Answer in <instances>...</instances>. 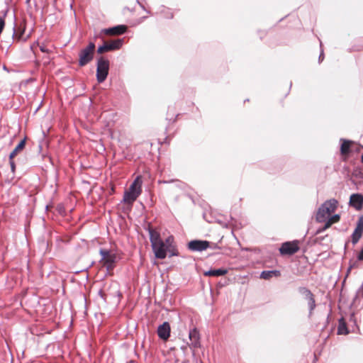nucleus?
Returning a JSON list of instances; mask_svg holds the SVG:
<instances>
[{
    "mask_svg": "<svg viewBox=\"0 0 363 363\" xmlns=\"http://www.w3.org/2000/svg\"><path fill=\"white\" fill-rule=\"evenodd\" d=\"M142 179L138 176L129 189L124 192L123 201L125 203L132 204L140 195L142 192Z\"/></svg>",
    "mask_w": 363,
    "mask_h": 363,
    "instance_id": "f257e3e1",
    "label": "nucleus"
},
{
    "mask_svg": "<svg viewBox=\"0 0 363 363\" xmlns=\"http://www.w3.org/2000/svg\"><path fill=\"white\" fill-rule=\"evenodd\" d=\"M337 201L335 199L325 201L318 208L316 220L319 223L324 222L326 218L337 209Z\"/></svg>",
    "mask_w": 363,
    "mask_h": 363,
    "instance_id": "f03ea898",
    "label": "nucleus"
},
{
    "mask_svg": "<svg viewBox=\"0 0 363 363\" xmlns=\"http://www.w3.org/2000/svg\"><path fill=\"white\" fill-rule=\"evenodd\" d=\"M99 254L101 257V262L103 266L106 268L108 272H111L114 269L117 261L116 255L105 249H100Z\"/></svg>",
    "mask_w": 363,
    "mask_h": 363,
    "instance_id": "7ed1b4c3",
    "label": "nucleus"
},
{
    "mask_svg": "<svg viewBox=\"0 0 363 363\" xmlns=\"http://www.w3.org/2000/svg\"><path fill=\"white\" fill-rule=\"evenodd\" d=\"M95 44L89 43L88 46L82 49L79 53V65L84 67L90 62L94 58Z\"/></svg>",
    "mask_w": 363,
    "mask_h": 363,
    "instance_id": "20e7f679",
    "label": "nucleus"
},
{
    "mask_svg": "<svg viewBox=\"0 0 363 363\" xmlns=\"http://www.w3.org/2000/svg\"><path fill=\"white\" fill-rule=\"evenodd\" d=\"M108 69L109 61L104 57H100L97 61L96 67V79L99 83H102L106 80L108 74Z\"/></svg>",
    "mask_w": 363,
    "mask_h": 363,
    "instance_id": "39448f33",
    "label": "nucleus"
},
{
    "mask_svg": "<svg viewBox=\"0 0 363 363\" xmlns=\"http://www.w3.org/2000/svg\"><path fill=\"white\" fill-rule=\"evenodd\" d=\"M123 39H116L109 42H104L101 46L98 48L97 52L102 54L105 52L119 50L123 45Z\"/></svg>",
    "mask_w": 363,
    "mask_h": 363,
    "instance_id": "423d86ee",
    "label": "nucleus"
},
{
    "mask_svg": "<svg viewBox=\"0 0 363 363\" xmlns=\"http://www.w3.org/2000/svg\"><path fill=\"white\" fill-rule=\"evenodd\" d=\"M298 250V241L294 240L292 242H284L279 248V252L284 255H292L297 252Z\"/></svg>",
    "mask_w": 363,
    "mask_h": 363,
    "instance_id": "0eeeda50",
    "label": "nucleus"
},
{
    "mask_svg": "<svg viewBox=\"0 0 363 363\" xmlns=\"http://www.w3.org/2000/svg\"><path fill=\"white\" fill-rule=\"evenodd\" d=\"M207 240H194L188 243V249L192 252H202L210 247Z\"/></svg>",
    "mask_w": 363,
    "mask_h": 363,
    "instance_id": "6e6552de",
    "label": "nucleus"
},
{
    "mask_svg": "<svg viewBox=\"0 0 363 363\" xmlns=\"http://www.w3.org/2000/svg\"><path fill=\"white\" fill-rule=\"evenodd\" d=\"M189 337L191 341L189 347L193 350V352H194L195 350L200 348L201 346L199 330L196 328L190 330L189 333Z\"/></svg>",
    "mask_w": 363,
    "mask_h": 363,
    "instance_id": "1a4fd4ad",
    "label": "nucleus"
},
{
    "mask_svg": "<svg viewBox=\"0 0 363 363\" xmlns=\"http://www.w3.org/2000/svg\"><path fill=\"white\" fill-rule=\"evenodd\" d=\"M152 248L156 258L163 259L167 257V247L164 245L163 240L152 245Z\"/></svg>",
    "mask_w": 363,
    "mask_h": 363,
    "instance_id": "9d476101",
    "label": "nucleus"
},
{
    "mask_svg": "<svg viewBox=\"0 0 363 363\" xmlns=\"http://www.w3.org/2000/svg\"><path fill=\"white\" fill-rule=\"evenodd\" d=\"M157 335L163 340H167L170 336V325L168 322H164L157 328Z\"/></svg>",
    "mask_w": 363,
    "mask_h": 363,
    "instance_id": "9b49d317",
    "label": "nucleus"
},
{
    "mask_svg": "<svg viewBox=\"0 0 363 363\" xmlns=\"http://www.w3.org/2000/svg\"><path fill=\"white\" fill-rule=\"evenodd\" d=\"M127 27L124 25H118L112 28H105L101 32L106 35H117L123 34L126 31Z\"/></svg>",
    "mask_w": 363,
    "mask_h": 363,
    "instance_id": "f8f14e48",
    "label": "nucleus"
},
{
    "mask_svg": "<svg viewBox=\"0 0 363 363\" xmlns=\"http://www.w3.org/2000/svg\"><path fill=\"white\" fill-rule=\"evenodd\" d=\"M350 204L357 210L361 209L363 205V196L359 194H353L350 196Z\"/></svg>",
    "mask_w": 363,
    "mask_h": 363,
    "instance_id": "ddd939ff",
    "label": "nucleus"
},
{
    "mask_svg": "<svg viewBox=\"0 0 363 363\" xmlns=\"http://www.w3.org/2000/svg\"><path fill=\"white\" fill-rule=\"evenodd\" d=\"M147 230L149 233L151 246L153 245L154 244L162 240V239L160 237V233L157 232V230H155V229H153L152 227L148 226V228H147Z\"/></svg>",
    "mask_w": 363,
    "mask_h": 363,
    "instance_id": "4468645a",
    "label": "nucleus"
},
{
    "mask_svg": "<svg viewBox=\"0 0 363 363\" xmlns=\"http://www.w3.org/2000/svg\"><path fill=\"white\" fill-rule=\"evenodd\" d=\"M24 31H25L24 26L21 25L18 27H17L16 28H13V38L18 41L26 40V38L23 37Z\"/></svg>",
    "mask_w": 363,
    "mask_h": 363,
    "instance_id": "2eb2a0df",
    "label": "nucleus"
},
{
    "mask_svg": "<svg viewBox=\"0 0 363 363\" xmlns=\"http://www.w3.org/2000/svg\"><path fill=\"white\" fill-rule=\"evenodd\" d=\"M228 273V270L225 268L220 269H210L206 272H204L205 276L208 277H220Z\"/></svg>",
    "mask_w": 363,
    "mask_h": 363,
    "instance_id": "dca6fc26",
    "label": "nucleus"
},
{
    "mask_svg": "<svg viewBox=\"0 0 363 363\" xmlns=\"http://www.w3.org/2000/svg\"><path fill=\"white\" fill-rule=\"evenodd\" d=\"M281 272L279 270H269V271H263L260 274V278L263 279H270L272 277H280Z\"/></svg>",
    "mask_w": 363,
    "mask_h": 363,
    "instance_id": "f3484780",
    "label": "nucleus"
},
{
    "mask_svg": "<svg viewBox=\"0 0 363 363\" xmlns=\"http://www.w3.org/2000/svg\"><path fill=\"white\" fill-rule=\"evenodd\" d=\"M27 138H23V139L18 144V145L14 148V150L10 153L9 159L12 160L18 153L19 150H21L25 147L26 140Z\"/></svg>",
    "mask_w": 363,
    "mask_h": 363,
    "instance_id": "a211bd4d",
    "label": "nucleus"
},
{
    "mask_svg": "<svg viewBox=\"0 0 363 363\" xmlns=\"http://www.w3.org/2000/svg\"><path fill=\"white\" fill-rule=\"evenodd\" d=\"M359 297H363V282L356 292L355 296L354 297L352 303V306H355L360 303Z\"/></svg>",
    "mask_w": 363,
    "mask_h": 363,
    "instance_id": "6ab92c4d",
    "label": "nucleus"
},
{
    "mask_svg": "<svg viewBox=\"0 0 363 363\" xmlns=\"http://www.w3.org/2000/svg\"><path fill=\"white\" fill-rule=\"evenodd\" d=\"M351 143H352L350 140H342L340 146V152L342 155H346L349 153Z\"/></svg>",
    "mask_w": 363,
    "mask_h": 363,
    "instance_id": "aec40b11",
    "label": "nucleus"
},
{
    "mask_svg": "<svg viewBox=\"0 0 363 363\" xmlns=\"http://www.w3.org/2000/svg\"><path fill=\"white\" fill-rule=\"evenodd\" d=\"M337 333L340 335H346L349 333L346 323L342 319L340 320L337 328Z\"/></svg>",
    "mask_w": 363,
    "mask_h": 363,
    "instance_id": "412c9836",
    "label": "nucleus"
},
{
    "mask_svg": "<svg viewBox=\"0 0 363 363\" xmlns=\"http://www.w3.org/2000/svg\"><path fill=\"white\" fill-rule=\"evenodd\" d=\"M298 291L301 294H302L304 296L305 299H306L307 301H308L311 296H313V293L306 287H298Z\"/></svg>",
    "mask_w": 363,
    "mask_h": 363,
    "instance_id": "4be33fe9",
    "label": "nucleus"
},
{
    "mask_svg": "<svg viewBox=\"0 0 363 363\" xmlns=\"http://www.w3.org/2000/svg\"><path fill=\"white\" fill-rule=\"evenodd\" d=\"M362 231L358 230L357 229H354L353 233L352 234V242L353 245H355L358 242L361 237L362 236Z\"/></svg>",
    "mask_w": 363,
    "mask_h": 363,
    "instance_id": "5701e85b",
    "label": "nucleus"
},
{
    "mask_svg": "<svg viewBox=\"0 0 363 363\" xmlns=\"http://www.w3.org/2000/svg\"><path fill=\"white\" fill-rule=\"evenodd\" d=\"M308 305L309 308V315H311L313 310L316 306L314 295L313 296H311L310 298L308 299Z\"/></svg>",
    "mask_w": 363,
    "mask_h": 363,
    "instance_id": "b1692460",
    "label": "nucleus"
},
{
    "mask_svg": "<svg viewBox=\"0 0 363 363\" xmlns=\"http://www.w3.org/2000/svg\"><path fill=\"white\" fill-rule=\"evenodd\" d=\"M167 252H169V257L178 256L179 255L178 251H177L175 245H172V246H171L169 247H167Z\"/></svg>",
    "mask_w": 363,
    "mask_h": 363,
    "instance_id": "393cba45",
    "label": "nucleus"
},
{
    "mask_svg": "<svg viewBox=\"0 0 363 363\" xmlns=\"http://www.w3.org/2000/svg\"><path fill=\"white\" fill-rule=\"evenodd\" d=\"M164 245H166L167 247H169L174 245V237L170 235L167 237L165 240L164 241Z\"/></svg>",
    "mask_w": 363,
    "mask_h": 363,
    "instance_id": "a878e982",
    "label": "nucleus"
},
{
    "mask_svg": "<svg viewBox=\"0 0 363 363\" xmlns=\"http://www.w3.org/2000/svg\"><path fill=\"white\" fill-rule=\"evenodd\" d=\"M358 230L363 232V216L359 218V220L355 228Z\"/></svg>",
    "mask_w": 363,
    "mask_h": 363,
    "instance_id": "bb28decb",
    "label": "nucleus"
},
{
    "mask_svg": "<svg viewBox=\"0 0 363 363\" xmlns=\"http://www.w3.org/2000/svg\"><path fill=\"white\" fill-rule=\"evenodd\" d=\"M339 220L340 216L338 214H335L328 219V220L331 222V224L338 222Z\"/></svg>",
    "mask_w": 363,
    "mask_h": 363,
    "instance_id": "cd10ccee",
    "label": "nucleus"
},
{
    "mask_svg": "<svg viewBox=\"0 0 363 363\" xmlns=\"http://www.w3.org/2000/svg\"><path fill=\"white\" fill-rule=\"evenodd\" d=\"M39 48L40 51L43 52L50 53L51 52V50L49 48H48L47 46L43 43L39 45Z\"/></svg>",
    "mask_w": 363,
    "mask_h": 363,
    "instance_id": "c85d7f7f",
    "label": "nucleus"
},
{
    "mask_svg": "<svg viewBox=\"0 0 363 363\" xmlns=\"http://www.w3.org/2000/svg\"><path fill=\"white\" fill-rule=\"evenodd\" d=\"M331 222H330L328 220V221L325 223V225L323 227V228L320 230H318V232H322V231H324L325 230H326L327 228H330L331 226Z\"/></svg>",
    "mask_w": 363,
    "mask_h": 363,
    "instance_id": "c756f323",
    "label": "nucleus"
},
{
    "mask_svg": "<svg viewBox=\"0 0 363 363\" xmlns=\"http://www.w3.org/2000/svg\"><path fill=\"white\" fill-rule=\"evenodd\" d=\"M9 163H10L11 171L13 172H15V169H16V165H15L14 162L13 161V159L12 160L9 159Z\"/></svg>",
    "mask_w": 363,
    "mask_h": 363,
    "instance_id": "7c9ffc66",
    "label": "nucleus"
},
{
    "mask_svg": "<svg viewBox=\"0 0 363 363\" xmlns=\"http://www.w3.org/2000/svg\"><path fill=\"white\" fill-rule=\"evenodd\" d=\"M357 259L360 261L363 260V248L359 252V253L357 256Z\"/></svg>",
    "mask_w": 363,
    "mask_h": 363,
    "instance_id": "2f4dec72",
    "label": "nucleus"
},
{
    "mask_svg": "<svg viewBox=\"0 0 363 363\" xmlns=\"http://www.w3.org/2000/svg\"><path fill=\"white\" fill-rule=\"evenodd\" d=\"M324 58V53H323V51L322 50L320 55H319V57H318V60H319V62H320Z\"/></svg>",
    "mask_w": 363,
    "mask_h": 363,
    "instance_id": "473e14b6",
    "label": "nucleus"
},
{
    "mask_svg": "<svg viewBox=\"0 0 363 363\" xmlns=\"http://www.w3.org/2000/svg\"><path fill=\"white\" fill-rule=\"evenodd\" d=\"M209 247H211L212 249H220V247L217 244H215V243H213L212 246L210 245Z\"/></svg>",
    "mask_w": 363,
    "mask_h": 363,
    "instance_id": "72a5a7b5",
    "label": "nucleus"
},
{
    "mask_svg": "<svg viewBox=\"0 0 363 363\" xmlns=\"http://www.w3.org/2000/svg\"><path fill=\"white\" fill-rule=\"evenodd\" d=\"M351 268H352V267H350L348 269V270H347V273H348V272H350V271L351 270Z\"/></svg>",
    "mask_w": 363,
    "mask_h": 363,
    "instance_id": "f704fd0d",
    "label": "nucleus"
},
{
    "mask_svg": "<svg viewBox=\"0 0 363 363\" xmlns=\"http://www.w3.org/2000/svg\"><path fill=\"white\" fill-rule=\"evenodd\" d=\"M362 162L363 163V155H362Z\"/></svg>",
    "mask_w": 363,
    "mask_h": 363,
    "instance_id": "c9c22d12",
    "label": "nucleus"
}]
</instances>
